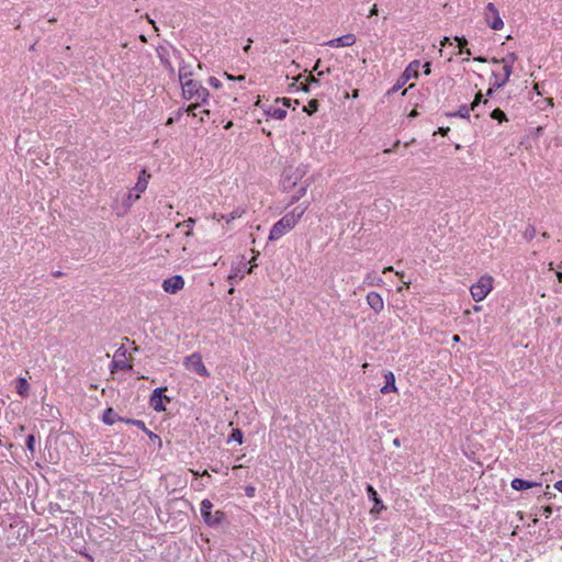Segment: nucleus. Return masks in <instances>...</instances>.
Here are the masks:
<instances>
[{"label": "nucleus", "mask_w": 562, "mask_h": 562, "mask_svg": "<svg viewBox=\"0 0 562 562\" xmlns=\"http://www.w3.org/2000/svg\"><path fill=\"white\" fill-rule=\"evenodd\" d=\"M319 64H321V60L318 59V60L316 61V64H315L314 68H313V70H314V71H315V70H317V69H319Z\"/></svg>", "instance_id": "obj_55"}, {"label": "nucleus", "mask_w": 562, "mask_h": 562, "mask_svg": "<svg viewBox=\"0 0 562 562\" xmlns=\"http://www.w3.org/2000/svg\"><path fill=\"white\" fill-rule=\"evenodd\" d=\"M393 445H394L395 447H400V446H401V440H400L398 438H395V439L393 440Z\"/></svg>", "instance_id": "obj_51"}, {"label": "nucleus", "mask_w": 562, "mask_h": 562, "mask_svg": "<svg viewBox=\"0 0 562 562\" xmlns=\"http://www.w3.org/2000/svg\"><path fill=\"white\" fill-rule=\"evenodd\" d=\"M367 303L375 313H380L384 308V302L382 296L374 291H371L367 294Z\"/></svg>", "instance_id": "obj_15"}, {"label": "nucleus", "mask_w": 562, "mask_h": 562, "mask_svg": "<svg viewBox=\"0 0 562 562\" xmlns=\"http://www.w3.org/2000/svg\"><path fill=\"white\" fill-rule=\"evenodd\" d=\"M470 111H473V110L471 109V105H470V106H468V105L463 104V105H461V106L459 108V110H458L457 112H454V113H449L448 115H449V116H459V117H462V119H469V116H470Z\"/></svg>", "instance_id": "obj_23"}, {"label": "nucleus", "mask_w": 562, "mask_h": 562, "mask_svg": "<svg viewBox=\"0 0 562 562\" xmlns=\"http://www.w3.org/2000/svg\"><path fill=\"white\" fill-rule=\"evenodd\" d=\"M366 491H367V495H368L369 499L373 502V507L371 509V513L380 514L382 510H384L385 506L383 505V502L379 497L374 487L372 485L368 484L366 487Z\"/></svg>", "instance_id": "obj_14"}, {"label": "nucleus", "mask_w": 562, "mask_h": 562, "mask_svg": "<svg viewBox=\"0 0 562 562\" xmlns=\"http://www.w3.org/2000/svg\"><path fill=\"white\" fill-rule=\"evenodd\" d=\"M15 389L19 395H21L23 398L27 397L30 395V383L23 376H19L15 380Z\"/></svg>", "instance_id": "obj_17"}, {"label": "nucleus", "mask_w": 562, "mask_h": 562, "mask_svg": "<svg viewBox=\"0 0 562 562\" xmlns=\"http://www.w3.org/2000/svg\"><path fill=\"white\" fill-rule=\"evenodd\" d=\"M305 193H306V187L300 188L297 193L292 196L291 203H294V202L299 201Z\"/></svg>", "instance_id": "obj_36"}, {"label": "nucleus", "mask_w": 562, "mask_h": 562, "mask_svg": "<svg viewBox=\"0 0 562 562\" xmlns=\"http://www.w3.org/2000/svg\"><path fill=\"white\" fill-rule=\"evenodd\" d=\"M416 115H417L416 110H413V111L411 112V114H409V116H416Z\"/></svg>", "instance_id": "obj_63"}, {"label": "nucleus", "mask_w": 562, "mask_h": 562, "mask_svg": "<svg viewBox=\"0 0 562 562\" xmlns=\"http://www.w3.org/2000/svg\"><path fill=\"white\" fill-rule=\"evenodd\" d=\"M396 274H397V276H400V278H401V281H402V282L406 283V282L403 280V278H404V274H403V273H398V272H396Z\"/></svg>", "instance_id": "obj_62"}, {"label": "nucleus", "mask_w": 562, "mask_h": 562, "mask_svg": "<svg viewBox=\"0 0 562 562\" xmlns=\"http://www.w3.org/2000/svg\"><path fill=\"white\" fill-rule=\"evenodd\" d=\"M449 42V38L448 37H445L442 41H441V45H446L447 43Z\"/></svg>", "instance_id": "obj_60"}, {"label": "nucleus", "mask_w": 562, "mask_h": 562, "mask_svg": "<svg viewBox=\"0 0 562 562\" xmlns=\"http://www.w3.org/2000/svg\"><path fill=\"white\" fill-rule=\"evenodd\" d=\"M374 14H378V8H376V4H374V5L371 8L369 16L374 15Z\"/></svg>", "instance_id": "obj_48"}, {"label": "nucleus", "mask_w": 562, "mask_h": 562, "mask_svg": "<svg viewBox=\"0 0 562 562\" xmlns=\"http://www.w3.org/2000/svg\"><path fill=\"white\" fill-rule=\"evenodd\" d=\"M422 64L419 60H413L409 63V65L406 67L400 79L397 80L396 85L392 88V92L397 91L401 89L409 79L417 78L418 71Z\"/></svg>", "instance_id": "obj_8"}, {"label": "nucleus", "mask_w": 562, "mask_h": 562, "mask_svg": "<svg viewBox=\"0 0 562 562\" xmlns=\"http://www.w3.org/2000/svg\"><path fill=\"white\" fill-rule=\"evenodd\" d=\"M492 289L493 278L490 276H483L471 286L470 292L475 302H481L487 296Z\"/></svg>", "instance_id": "obj_5"}, {"label": "nucleus", "mask_w": 562, "mask_h": 562, "mask_svg": "<svg viewBox=\"0 0 562 562\" xmlns=\"http://www.w3.org/2000/svg\"><path fill=\"white\" fill-rule=\"evenodd\" d=\"M330 74V68H327L326 70L318 71L317 76L322 77L324 75Z\"/></svg>", "instance_id": "obj_50"}, {"label": "nucleus", "mask_w": 562, "mask_h": 562, "mask_svg": "<svg viewBox=\"0 0 562 562\" xmlns=\"http://www.w3.org/2000/svg\"><path fill=\"white\" fill-rule=\"evenodd\" d=\"M449 131H450L449 127H439L436 133L441 134V135H447Z\"/></svg>", "instance_id": "obj_43"}, {"label": "nucleus", "mask_w": 562, "mask_h": 562, "mask_svg": "<svg viewBox=\"0 0 562 562\" xmlns=\"http://www.w3.org/2000/svg\"><path fill=\"white\" fill-rule=\"evenodd\" d=\"M542 510H543V514L546 515V517H549L552 514L551 506L542 507Z\"/></svg>", "instance_id": "obj_41"}, {"label": "nucleus", "mask_w": 562, "mask_h": 562, "mask_svg": "<svg viewBox=\"0 0 562 562\" xmlns=\"http://www.w3.org/2000/svg\"><path fill=\"white\" fill-rule=\"evenodd\" d=\"M554 487H555L560 493H562V480L558 481V482L554 484Z\"/></svg>", "instance_id": "obj_46"}, {"label": "nucleus", "mask_w": 562, "mask_h": 562, "mask_svg": "<svg viewBox=\"0 0 562 562\" xmlns=\"http://www.w3.org/2000/svg\"><path fill=\"white\" fill-rule=\"evenodd\" d=\"M125 358H126V349L124 348V346H121L115 351L114 360L111 363V368H112L111 371L113 372L114 370H123V371L131 370L132 366L126 362Z\"/></svg>", "instance_id": "obj_11"}, {"label": "nucleus", "mask_w": 562, "mask_h": 562, "mask_svg": "<svg viewBox=\"0 0 562 562\" xmlns=\"http://www.w3.org/2000/svg\"><path fill=\"white\" fill-rule=\"evenodd\" d=\"M491 117L493 120H497L498 122H505L507 121V116L505 114V112L501 109H494L492 112H491Z\"/></svg>", "instance_id": "obj_28"}, {"label": "nucleus", "mask_w": 562, "mask_h": 562, "mask_svg": "<svg viewBox=\"0 0 562 562\" xmlns=\"http://www.w3.org/2000/svg\"><path fill=\"white\" fill-rule=\"evenodd\" d=\"M166 390H167V387H156L153 391V393L150 395L149 404L154 408V411L164 412L166 409L165 405H164V400L170 401V398L168 396L162 395Z\"/></svg>", "instance_id": "obj_12"}, {"label": "nucleus", "mask_w": 562, "mask_h": 562, "mask_svg": "<svg viewBox=\"0 0 562 562\" xmlns=\"http://www.w3.org/2000/svg\"><path fill=\"white\" fill-rule=\"evenodd\" d=\"M149 178H150V175L147 173L146 170L140 171L138 180L133 189L134 191H136L134 200H138L140 193L146 190Z\"/></svg>", "instance_id": "obj_16"}, {"label": "nucleus", "mask_w": 562, "mask_h": 562, "mask_svg": "<svg viewBox=\"0 0 562 562\" xmlns=\"http://www.w3.org/2000/svg\"><path fill=\"white\" fill-rule=\"evenodd\" d=\"M102 420L106 425H113L117 420H123V418H121L112 407H109L104 411Z\"/></svg>", "instance_id": "obj_20"}, {"label": "nucleus", "mask_w": 562, "mask_h": 562, "mask_svg": "<svg viewBox=\"0 0 562 562\" xmlns=\"http://www.w3.org/2000/svg\"><path fill=\"white\" fill-rule=\"evenodd\" d=\"M356 35L352 33H348L328 41L326 45L329 47H349L352 46L356 43Z\"/></svg>", "instance_id": "obj_13"}, {"label": "nucleus", "mask_w": 562, "mask_h": 562, "mask_svg": "<svg viewBox=\"0 0 562 562\" xmlns=\"http://www.w3.org/2000/svg\"><path fill=\"white\" fill-rule=\"evenodd\" d=\"M158 55L166 69H168V71L172 74L175 71V68L171 65L170 60L160 50H158Z\"/></svg>", "instance_id": "obj_32"}, {"label": "nucleus", "mask_w": 562, "mask_h": 562, "mask_svg": "<svg viewBox=\"0 0 562 562\" xmlns=\"http://www.w3.org/2000/svg\"><path fill=\"white\" fill-rule=\"evenodd\" d=\"M235 80L243 81V80H245V76H238V77H236Z\"/></svg>", "instance_id": "obj_61"}, {"label": "nucleus", "mask_w": 562, "mask_h": 562, "mask_svg": "<svg viewBox=\"0 0 562 562\" xmlns=\"http://www.w3.org/2000/svg\"><path fill=\"white\" fill-rule=\"evenodd\" d=\"M123 422H125L126 424H132L136 427H138L139 429H142L143 431H148V428L146 427L145 423L143 420H139V419H123Z\"/></svg>", "instance_id": "obj_33"}, {"label": "nucleus", "mask_w": 562, "mask_h": 562, "mask_svg": "<svg viewBox=\"0 0 562 562\" xmlns=\"http://www.w3.org/2000/svg\"><path fill=\"white\" fill-rule=\"evenodd\" d=\"M134 199H135V195H133V193H132V192H130V193L127 194V196H126V202H127L128 204H132L133 202H135V201H136V200H134Z\"/></svg>", "instance_id": "obj_44"}, {"label": "nucleus", "mask_w": 562, "mask_h": 562, "mask_svg": "<svg viewBox=\"0 0 562 562\" xmlns=\"http://www.w3.org/2000/svg\"><path fill=\"white\" fill-rule=\"evenodd\" d=\"M474 60L480 61V63L486 61V59L484 57H475Z\"/></svg>", "instance_id": "obj_53"}, {"label": "nucleus", "mask_w": 562, "mask_h": 562, "mask_svg": "<svg viewBox=\"0 0 562 562\" xmlns=\"http://www.w3.org/2000/svg\"><path fill=\"white\" fill-rule=\"evenodd\" d=\"M516 60H517V55L515 53H508L502 59L492 58L491 61L493 64H503V70H504V78H502L501 80H498V74L493 72V77L495 79L493 82V87H495L496 89H499L508 82V80L513 74V66Z\"/></svg>", "instance_id": "obj_3"}, {"label": "nucleus", "mask_w": 562, "mask_h": 562, "mask_svg": "<svg viewBox=\"0 0 562 562\" xmlns=\"http://www.w3.org/2000/svg\"><path fill=\"white\" fill-rule=\"evenodd\" d=\"M252 41L249 38L246 46H244V52L248 53L251 48Z\"/></svg>", "instance_id": "obj_47"}, {"label": "nucleus", "mask_w": 562, "mask_h": 562, "mask_svg": "<svg viewBox=\"0 0 562 562\" xmlns=\"http://www.w3.org/2000/svg\"><path fill=\"white\" fill-rule=\"evenodd\" d=\"M396 390L397 389L395 385V376L391 371H389L385 374V384L381 387V393L387 394L391 392H395Z\"/></svg>", "instance_id": "obj_19"}, {"label": "nucleus", "mask_w": 562, "mask_h": 562, "mask_svg": "<svg viewBox=\"0 0 562 562\" xmlns=\"http://www.w3.org/2000/svg\"><path fill=\"white\" fill-rule=\"evenodd\" d=\"M266 113L276 120H283L286 116V110L276 106H270Z\"/></svg>", "instance_id": "obj_21"}, {"label": "nucleus", "mask_w": 562, "mask_h": 562, "mask_svg": "<svg viewBox=\"0 0 562 562\" xmlns=\"http://www.w3.org/2000/svg\"><path fill=\"white\" fill-rule=\"evenodd\" d=\"M510 485L516 491L528 490V488H531L533 486H541V484H539V483L526 481V480H522V479H519V477L514 479L512 481Z\"/></svg>", "instance_id": "obj_18"}, {"label": "nucleus", "mask_w": 562, "mask_h": 562, "mask_svg": "<svg viewBox=\"0 0 562 562\" xmlns=\"http://www.w3.org/2000/svg\"><path fill=\"white\" fill-rule=\"evenodd\" d=\"M542 237L543 238H549V234L544 232V233H542Z\"/></svg>", "instance_id": "obj_64"}, {"label": "nucleus", "mask_w": 562, "mask_h": 562, "mask_svg": "<svg viewBox=\"0 0 562 562\" xmlns=\"http://www.w3.org/2000/svg\"><path fill=\"white\" fill-rule=\"evenodd\" d=\"M244 213H245V209L237 207L234 211H232L228 215L221 214L218 221L225 220L227 223H229L236 218L241 217Z\"/></svg>", "instance_id": "obj_22"}, {"label": "nucleus", "mask_w": 562, "mask_h": 562, "mask_svg": "<svg viewBox=\"0 0 562 562\" xmlns=\"http://www.w3.org/2000/svg\"><path fill=\"white\" fill-rule=\"evenodd\" d=\"M536 236V228L535 226L532 225H529L526 231L524 232V237L527 239V240H531L533 239Z\"/></svg>", "instance_id": "obj_35"}, {"label": "nucleus", "mask_w": 562, "mask_h": 562, "mask_svg": "<svg viewBox=\"0 0 562 562\" xmlns=\"http://www.w3.org/2000/svg\"><path fill=\"white\" fill-rule=\"evenodd\" d=\"M364 283L368 285H380L382 283V279L375 273L371 272L366 276Z\"/></svg>", "instance_id": "obj_25"}, {"label": "nucleus", "mask_w": 562, "mask_h": 562, "mask_svg": "<svg viewBox=\"0 0 562 562\" xmlns=\"http://www.w3.org/2000/svg\"><path fill=\"white\" fill-rule=\"evenodd\" d=\"M145 432L149 436L150 439H154V438L155 439H159V437L156 434H154L153 431H150V430L145 431Z\"/></svg>", "instance_id": "obj_49"}, {"label": "nucleus", "mask_w": 562, "mask_h": 562, "mask_svg": "<svg viewBox=\"0 0 562 562\" xmlns=\"http://www.w3.org/2000/svg\"><path fill=\"white\" fill-rule=\"evenodd\" d=\"M423 68H424V72H425V75H429V74H430L431 64H430L429 61H426V63L423 65Z\"/></svg>", "instance_id": "obj_40"}, {"label": "nucleus", "mask_w": 562, "mask_h": 562, "mask_svg": "<svg viewBox=\"0 0 562 562\" xmlns=\"http://www.w3.org/2000/svg\"><path fill=\"white\" fill-rule=\"evenodd\" d=\"M26 448L31 452V454H34L35 452V437L34 435H29L26 437Z\"/></svg>", "instance_id": "obj_34"}, {"label": "nucleus", "mask_w": 562, "mask_h": 562, "mask_svg": "<svg viewBox=\"0 0 562 562\" xmlns=\"http://www.w3.org/2000/svg\"><path fill=\"white\" fill-rule=\"evenodd\" d=\"M212 508L213 504L211 501L203 499L201 502L200 510L203 521L210 527H217L224 521L225 514L222 510L212 512Z\"/></svg>", "instance_id": "obj_4"}, {"label": "nucleus", "mask_w": 562, "mask_h": 562, "mask_svg": "<svg viewBox=\"0 0 562 562\" xmlns=\"http://www.w3.org/2000/svg\"><path fill=\"white\" fill-rule=\"evenodd\" d=\"M192 75L190 67L187 65L180 66L179 68V79L180 82H184L186 80L190 79L189 77Z\"/></svg>", "instance_id": "obj_26"}, {"label": "nucleus", "mask_w": 562, "mask_h": 562, "mask_svg": "<svg viewBox=\"0 0 562 562\" xmlns=\"http://www.w3.org/2000/svg\"><path fill=\"white\" fill-rule=\"evenodd\" d=\"M182 95L187 100H194L196 102L206 103L210 95L209 90L204 88L199 81L188 79L182 82Z\"/></svg>", "instance_id": "obj_2"}, {"label": "nucleus", "mask_w": 562, "mask_h": 562, "mask_svg": "<svg viewBox=\"0 0 562 562\" xmlns=\"http://www.w3.org/2000/svg\"><path fill=\"white\" fill-rule=\"evenodd\" d=\"M452 340H453L454 342H458V341H460V337H459L458 335H454V336L452 337Z\"/></svg>", "instance_id": "obj_57"}, {"label": "nucleus", "mask_w": 562, "mask_h": 562, "mask_svg": "<svg viewBox=\"0 0 562 562\" xmlns=\"http://www.w3.org/2000/svg\"><path fill=\"white\" fill-rule=\"evenodd\" d=\"M209 85L215 89H218L222 86L221 81L215 77L209 78Z\"/></svg>", "instance_id": "obj_38"}, {"label": "nucleus", "mask_w": 562, "mask_h": 562, "mask_svg": "<svg viewBox=\"0 0 562 562\" xmlns=\"http://www.w3.org/2000/svg\"><path fill=\"white\" fill-rule=\"evenodd\" d=\"M308 209V204H300L295 206L291 212L283 215L270 229L269 240H278L288 234L299 221L302 218L306 210Z\"/></svg>", "instance_id": "obj_1"}, {"label": "nucleus", "mask_w": 562, "mask_h": 562, "mask_svg": "<svg viewBox=\"0 0 562 562\" xmlns=\"http://www.w3.org/2000/svg\"><path fill=\"white\" fill-rule=\"evenodd\" d=\"M61 276H63L61 271H54L53 272V277H55V278H58V277H61Z\"/></svg>", "instance_id": "obj_52"}, {"label": "nucleus", "mask_w": 562, "mask_h": 562, "mask_svg": "<svg viewBox=\"0 0 562 562\" xmlns=\"http://www.w3.org/2000/svg\"><path fill=\"white\" fill-rule=\"evenodd\" d=\"M183 364L189 371L194 372V373L199 374L200 376H204V378L210 376V372L205 368V366L202 361L201 355L198 352H194V353L186 357Z\"/></svg>", "instance_id": "obj_7"}, {"label": "nucleus", "mask_w": 562, "mask_h": 562, "mask_svg": "<svg viewBox=\"0 0 562 562\" xmlns=\"http://www.w3.org/2000/svg\"><path fill=\"white\" fill-rule=\"evenodd\" d=\"M318 106H319L318 101H317L316 99H312V100L307 103V105H305V106L303 108V110H304V112H306L307 114H310V115H311V114H313V113L317 112Z\"/></svg>", "instance_id": "obj_27"}, {"label": "nucleus", "mask_w": 562, "mask_h": 562, "mask_svg": "<svg viewBox=\"0 0 562 562\" xmlns=\"http://www.w3.org/2000/svg\"><path fill=\"white\" fill-rule=\"evenodd\" d=\"M454 40L459 43L460 53L461 54H467L468 56H470L471 55V50L469 48L463 49L467 46L468 41L464 37H458V36H456Z\"/></svg>", "instance_id": "obj_30"}, {"label": "nucleus", "mask_w": 562, "mask_h": 562, "mask_svg": "<svg viewBox=\"0 0 562 562\" xmlns=\"http://www.w3.org/2000/svg\"><path fill=\"white\" fill-rule=\"evenodd\" d=\"M557 277H558L559 282L562 283V271L557 272Z\"/></svg>", "instance_id": "obj_54"}, {"label": "nucleus", "mask_w": 562, "mask_h": 562, "mask_svg": "<svg viewBox=\"0 0 562 562\" xmlns=\"http://www.w3.org/2000/svg\"><path fill=\"white\" fill-rule=\"evenodd\" d=\"M484 16L486 23L490 25L491 29L495 31H499L503 29L504 22L499 16V12L497 8L494 5V3H487V5L485 7Z\"/></svg>", "instance_id": "obj_9"}, {"label": "nucleus", "mask_w": 562, "mask_h": 562, "mask_svg": "<svg viewBox=\"0 0 562 562\" xmlns=\"http://www.w3.org/2000/svg\"><path fill=\"white\" fill-rule=\"evenodd\" d=\"M175 119L173 117H169L168 121H167V125H171L173 123Z\"/></svg>", "instance_id": "obj_58"}, {"label": "nucleus", "mask_w": 562, "mask_h": 562, "mask_svg": "<svg viewBox=\"0 0 562 562\" xmlns=\"http://www.w3.org/2000/svg\"><path fill=\"white\" fill-rule=\"evenodd\" d=\"M200 103H201V102H196V101H195V103H194V104H191V105H189V106H188L187 112H188V113H191L193 116H195L196 114H195V112H194V111L199 108Z\"/></svg>", "instance_id": "obj_39"}, {"label": "nucleus", "mask_w": 562, "mask_h": 562, "mask_svg": "<svg viewBox=\"0 0 562 562\" xmlns=\"http://www.w3.org/2000/svg\"><path fill=\"white\" fill-rule=\"evenodd\" d=\"M254 494H255V487H252V486H248V487L246 488V495H247V496H249V497H252V496H254Z\"/></svg>", "instance_id": "obj_42"}, {"label": "nucleus", "mask_w": 562, "mask_h": 562, "mask_svg": "<svg viewBox=\"0 0 562 562\" xmlns=\"http://www.w3.org/2000/svg\"><path fill=\"white\" fill-rule=\"evenodd\" d=\"M482 98H483V94L481 91H479L476 94H475V98H474V101L471 103V109L474 110L479 103L482 101Z\"/></svg>", "instance_id": "obj_37"}, {"label": "nucleus", "mask_w": 562, "mask_h": 562, "mask_svg": "<svg viewBox=\"0 0 562 562\" xmlns=\"http://www.w3.org/2000/svg\"><path fill=\"white\" fill-rule=\"evenodd\" d=\"M161 288L166 293L175 294L184 288V279L180 274L172 276L162 281Z\"/></svg>", "instance_id": "obj_10"}, {"label": "nucleus", "mask_w": 562, "mask_h": 562, "mask_svg": "<svg viewBox=\"0 0 562 562\" xmlns=\"http://www.w3.org/2000/svg\"><path fill=\"white\" fill-rule=\"evenodd\" d=\"M312 83H314V85H318V83H319V80H318L316 77H314V76H312V75H311V76H308V77H307V79H306V83L301 82V87H300V88H301L303 91L307 92V91H308V85H312Z\"/></svg>", "instance_id": "obj_31"}, {"label": "nucleus", "mask_w": 562, "mask_h": 562, "mask_svg": "<svg viewBox=\"0 0 562 562\" xmlns=\"http://www.w3.org/2000/svg\"><path fill=\"white\" fill-rule=\"evenodd\" d=\"M306 173V166L300 165L297 167L286 166L283 170V186L285 189L293 188L296 186L304 175Z\"/></svg>", "instance_id": "obj_6"}, {"label": "nucleus", "mask_w": 562, "mask_h": 562, "mask_svg": "<svg viewBox=\"0 0 562 562\" xmlns=\"http://www.w3.org/2000/svg\"><path fill=\"white\" fill-rule=\"evenodd\" d=\"M243 437H244L243 431L240 429H238V428L233 429V431L228 438V442L236 441L240 445V443H243Z\"/></svg>", "instance_id": "obj_29"}, {"label": "nucleus", "mask_w": 562, "mask_h": 562, "mask_svg": "<svg viewBox=\"0 0 562 562\" xmlns=\"http://www.w3.org/2000/svg\"><path fill=\"white\" fill-rule=\"evenodd\" d=\"M225 76H226V77H227V79H229V80H235V79H236V77H234V76H232V75H228L227 72L225 74Z\"/></svg>", "instance_id": "obj_59"}, {"label": "nucleus", "mask_w": 562, "mask_h": 562, "mask_svg": "<svg viewBox=\"0 0 562 562\" xmlns=\"http://www.w3.org/2000/svg\"><path fill=\"white\" fill-rule=\"evenodd\" d=\"M389 271H393V267L390 266V267L384 268L383 273H386Z\"/></svg>", "instance_id": "obj_56"}, {"label": "nucleus", "mask_w": 562, "mask_h": 562, "mask_svg": "<svg viewBox=\"0 0 562 562\" xmlns=\"http://www.w3.org/2000/svg\"><path fill=\"white\" fill-rule=\"evenodd\" d=\"M279 101H282L284 106H290V102H291L290 99H288V98L277 99V102H279Z\"/></svg>", "instance_id": "obj_45"}, {"label": "nucleus", "mask_w": 562, "mask_h": 562, "mask_svg": "<svg viewBox=\"0 0 562 562\" xmlns=\"http://www.w3.org/2000/svg\"><path fill=\"white\" fill-rule=\"evenodd\" d=\"M194 224H195V220L192 217H189L188 220L183 221L182 223H178L176 227L177 228L182 227V226L188 227V231L186 232V236H191Z\"/></svg>", "instance_id": "obj_24"}]
</instances>
